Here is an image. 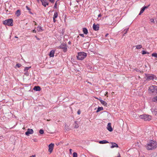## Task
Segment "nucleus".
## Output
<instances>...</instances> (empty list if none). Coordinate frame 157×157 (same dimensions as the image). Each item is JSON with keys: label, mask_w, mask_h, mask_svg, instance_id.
Instances as JSON below:
<instances>
[{"label": "nucleus", "mask_w": 157, "mask_h": 157, "mask_svg": "<svg viewBox=\"0 0 157 157\" xmlns=\"http://www.w3.org/2000/svg\"><path fill=\"white\" fill-rule=\"evenodd\" d=\"M146 149L148 150L155 149L157 147V142L151 140L145 146Z\"/></svg>", "instance_id": "obj_1"}, {"label": "nucleus", "mask_w": 157, "mask_h": 157, "mask_svg": "<svg viewBox=\"0 0 157 157\" xmlns=\"http://www.w3.org/2000/svg\"><path fill=\"white\" fill-rule=\"evenodd\" d=\"M148 91L150 93L155 94L157 93V86L154 85L150 86L148 89Z\"/></svg>", "instance_id": "obj_2"}, {"label": "nucleus", "mask_w": 157, "mask_h": 157, "mask_svg": "<svg viewBox=\"0 0 157 157\" xmlns=\"http://www.w3.org/2000/svg\"><path fill=\"white\" fill-rule=\"evenodd\" d=\"M87 54L84 52H80L78 53L77 59L79 60H82L85 58Z\"/></svg>", "instance_id": "obj_3"}, {"label": "nucleus", "mask_w": 157, "mask_h": 157, "mask_svg": "<svg viewBox=\"0 0 157 157\" xmlns=\"http://www.w3.org/2000/svg\"><path fill=\"white\" fill-rule=\"evenodd\" d=\"M139 117L144 121H150L151 119V117L149 115L144 114L139 116Z\"/></svg>", "instance_id": "obj_4"}, {"label": "nucleus", "mask_w": 157, "mask_h": 157, "mask_svg": "<svg viewBox=\"0 0 157 157\" xmlns=\"http://www.w3.org/2000/svg\"><path fill=\"white\" fill-rule=\"evenodd\" d=\"M154 79H156V77L153 74L146 75V80L148 81Z\"/></svg>", "instance_id": "obj_5"}, {"label": "nucleus", "mask_w": 157, "mask_h": 157, "mask_svg": "<svg viewBox=\"0 0 157 157\" xmlns=\"http://www.w3.org/2000/svg\"><path fill=\"white\" fill-rule=\"evenodd\" d=\"M13 21L12 19H9L5 20L3 22V24L5 25L12 26Z\"/></svg>", "instance_id": "obj_6"}, {"label": "nucleus", "mask_w": 157, "mask_h": 157, "mask_svg": "<svg viewBox=\"0 0 157 157\" xmlns=\"http://www.w3.org/2000/svg\"><path fill=\"white\" fill-rule=\"evenodd\" d=\"M58 48L62 49L63 52H66L67 50V46L65 43H62Z\"/></svg>", "instance_id": "obj_7"}, {"label": "nucleus", "mask_w": 157, "mask_h": 157, "mask_svg": "<svg viewBox=\"0 0 157 157\" xmlns=\"http://www.w3.org/2000/svg\"><path fill=\"white\" fill-rule=\"evenodd\" d=\"M54 146V144L52 143L50 144L48 146V151L51 153L53 151Z\"/></svg>", "instance_id": "obj_8"}, {"label": "nucleus", "mask_w": 157, "mask_h": 157, "mask_svg": "<svg viewBox=\"0 0 157 157\" xmlns=\"http://www.w3.org/2000/svg\"><path fill=\"white\" fill-rule=\"evenodd\" d=\"M33 133V130L32 129L29 128L27 131L25 132V135L27 136H29V134H31Z\"/></svg>", "instance_id": "obj_9"}, {"label": "nucleus", "mask_w": 157, "mask_h": 157, "mask_svg": "<svg viewBox=\"0 0 157 157\" xmlns=\"http://www.w3.org/2000/svg\"><path fill=\"white\" fill-rule=\"evenodd\" d=\"M99 25L98 24L95 25L94 24L93 25V29L95 31H98L99 29Z\"/></svg>", "instance_id": "obj_10"}, {"label": "nucleus", "mask_w": 157, "mask_h": 157, "mask_svg": "<svg viewBox=\"0 0 157 157\" xmlns=\"http://www.w3.org/2000/svg\"><path fill=\"white\" fill-rule=\"evenodd\" d=\"M150 6V5H149L147 6H145L143 7L141 9L140 13L139 14V15H140L141 13H143V12L144 11V10L145 9H147L148 8V7Z\"/></svg>", "instance_id": "obj_11"}, {"label": "nucleus", "mask_w": 157, "mask_h": 157, "mask_svg": "<svg viewBox=\"0 0 157 157\" xmlns=\"http://www.w3.org/2000/svg\"><path fill=\"white\" fill-rule=\"evenodd\" d=\"M42 5L45 7L48 5V3L46 0H40Z\"/></svg>", "instance_id": "obj_12"}, {"label": "nucleus", "mask_w": 157, "mask_h": 157, "mask_svg": "<svg viewBox=\"0 0 157 157\" xmlns=\"http://www.w3.org/2000/svg\"><path fill=\"white\" fill-rule=\"evenodd\" d=\"M107 128V129L109 131L112 132L113 131V129H112V127L111 125V123H108Z\"/></svg>", "instance_id": "obj_13"}, {"label": "nucleus", "mask_w": 157, "mask_h": 157, "mask_svg": "<svg viewBox=\"0 0 157 157\" xmlns=\"http://www.w3.org/2000/svg\"><path fill=\"white\" fill-rule=\"evenodd\" d=\"M99 100L100 101V102L102 105L104 106L107 105V103L105 101L101 99H99Z\"/></svg>", "instance_id": "obj_14"}, {"label": "nucleus", "mask_w": 157, "mask_h": 157, "mask_svg": "<svg viewBox=\"0 0 157 157\" xmlns=\"http://www.w3.org/2000/svg\"><path fill=\"white\" fill-rule=\"evenodd\" d=\"M55 53V51L52 50L50 52L49 54V56L50 57H53L54 56V54Z\"/></svg>", "instance_id": "obj_15"}, {"label": "nucleus", "mask_w": 157, "mask_h": 157, "mask_svg": "<svg viewBox=\"0 0 157 157\" xmlns=\"http://www.w3.org/2000/svg\"><path fill=\"white\" fill-rule=\"evenodd\" d=\"M33 90L36 91H39L40 90L41 88L39 86H35L33 88Z\"/></svg>", "instance_id": "obj_16"}, {"label": "nucleus", "mask_w": 157, "mask_h": 157, "mask_svg": "<svg viewBox=\"0 0 157 157\" xmlns=\"http://www.w3.org/2000/svg\"><path fill=\"white\" fill-rule=\"evenodd\" d=\"M111 144H112V146L111 147V148H113L115 147H118V145L116 143H112Z\"/></svg>", "instance_id": "obj_17"}, {"label": "nucleus", "mask_w": 157, "mask_h": 157, "mask_svg": "<svg viewBox=\"0 0 157 157\" xmlns=\"http://www.w3.org/2000/svg\"><path fill=\"white\" fill-rule=\"evenodd\" d=\"M82 31L85 34H87L88 33L87 29L85 28H83Z\"/></svg>", "instance_id": "obj_18"}, {"label": "nucleus", "mask_w": 157, "mask_h": 157, "mask_svg": "<svg viewBox=\"0 0 157 157\" xmlns=\"http://www.w3.org/2000/svg\"><path fill=\"white\" fill-rule=\"evenodd\" d=\"M99 143L100 144H104L109 143V142L106 140H103L100 141L99 142Z\"/></svg>", "instance_id": "obj_19"}, {"label": "nucleus", "mask_w": 157, "mask_h": 157, "mask_svg": "<svg viewBox=\"0 0 157 157\" xmlns=\"http://www.w3.org/2000/svg\"><path fill=\"white\" fill-rule=\"evenodd\" d=\"M21 14V11L20 10H17L16 13V14L17 16H19Z\"/></svg>", "instance_id": "obj_20"}, {"label": "nucleus", "mask_w": 157, "mask_h": 157, "mask_svg": "<svg viewBox=\"0 0 157 157\" xmlns=\"http://www.w3.org/2000/svg\"><path fill=\"white\" fill-rule=\"evenodd\" d=\"M152 101L154 102H157V96L154 97L152 99Z\"/></svg>", "instance_id": "obj_21"}, {"label": "nucleus", "mask_w": 157, "mask_h": 157, "mask_svg": "<svg viewBox=\"0 0 157 157\" xmlns=\"http://www.w3.org/2000/svg\"><path fill=\"white\" fill-rule=\"evenodd\" d=\"M103 109V108L102 107H99L98 108V109L96 111L97 113H98L100 111L102 110Z\"/></svg>", "instance_id": "obj_22"}, {"label": "nucleus", "mask_w": 157, "mask_h": 157, "mask_svg": "<svg viewBox=\"0 0 157 157\" xmlns=\"http://www.w3.org/2000/svg\"><path fill=\"white\" fill-rule=\"evenodd\" d=\"M37 30L38 32H41L43 30L40 26H38L37 27Z\"/></svg>", "instance_id": "obj_23"}, {"label": "nucleus", "mask_w": 157, "mask_h": 157, "mask_svg": "<svg viewBox=\"0 0 157 157\" xmlns=\"http://www.w3.org/2000/svg\"><path fill=\"white\" fill-rule=\"evenodd\" d=\"M136 48L137 49H140L142 48V46L141 45H138L136 46Z\"/></svg>", "instance_id": "obj_24"}, {"label": "nucleus", "mask_w": 157, "mask_h": 157, "mask_svg": "<svg viewBox=\"0 0 157 157\" xmlns=\"http://www.w3.org/2000/svg\"><path fill=\"white\" fill-rule=\"evenodd\" d=\"M58 13L57 12H55L54 13V16H53V18H56L58 17Z\"/></svg>", "instance_id": "obj_25"}, {"label": "nucleus", "mask_w": 157, "mask_h": 157, "mask_svg": "<svg viewBox=\"0 0 157 157\" xmlns=\"http://www.w3.org/2000/svg\"><path fill=\"white\" fill-rule=\"evenodd\" d=\"M74 127V128H77L79 127V125H78V124H77V122L76 121H75V122Z\"/></svg>", "instance_id": "obj_26"}, {"label": "nucleus", "mask_w": 157, "mask_h": 157, "mask_svg": "<svg viewBox=\"0 0 157 157\" xmlns=\"http://www.w3.org/2000/svg\"><path fill=\"white\" fill-rule=\"evenodd\" d=\"M151 56H153L156 58H157V53H153Z\"/></svg>", "instance_id": "obj_27"}, {"label": "nucleus", "mask_w": 157, "mask_h": 157, "mask_svg": "<svg viewBox=\"0 0 157 157\" xmlns=\"http://www.w3.org/2000/svg\"><path fill=\"white\" fill-rule=\"evenodd\" d=\"M149 52H146L145 51H142V54L143 55H144L146 54H149Z\"/></svg>", "instance_id": "obj_28"}, {"label": "nucleus", "mask_w": 157, "mask_h": 157, "mask_svg": "<svg viewBox=\"0 0 157 157\" xmlns=\"http://www.w3.org/2000/svg\"><path fill=\"white\" fill-rule=\"evenodd\" d=\"M73 157H77V153L74 152L73 153Z\"/></svg>", "instance_id": "obj_29"}, {"label": "nucleus", "mask_w": 157, "mask_h": 157, "mask_svg": "<svg viewBox=\"0 0 157 157\" xmlns=\"http://www.w3.org/2000/svg\"><path fill=\"white\" fill-rule=\"evenodd\" d=\"M39 133L41 134H42L44 133V132L42 129H40L39 130Z\"/></svg>", "instance_id": "obj_30"}, {"label": "nucleus", "mask_w": 157, "mask_h": 157, "mask_svg": "<svg viewBox=\"0 0 157 157\" xmlns=\"http://www.w3.org/2000/svg\"><path fill=\"white\" fill-rule=\"evenodd\" d=\"M133 117H134L135 118H136V119H138V118H139V116H137L136 114H133Z\"/></svg>", "instance_id": "obj_31"}, {"label": "nucleus", "mask_w": 157, "mask_h": 157, "mask_svg": "<svg viewBox=\"0 0 157 157\" xmlns=\"http://www.w3.org/2000/svg\"><path fill=\"white\" fill-rule=\"evenodd\" d=\"M30 67H25L24 69V71H27L29 69V68Z\"/></svg>", "instance_id": "obj_32"}, {"label": "nucleus", "mask_w": 157, "mask_h": 157, "mask_svg": "<svg viewBox=\"0 0 157 157\" xmlns=\"http://www.w3.org/2000/svg\"><path fill=\"white\" fill-rule=\"evenodd\" d=\"M16 66L18 67H21V65L20 64L18 63L16 65Z\"/></svg>", "instance_id": "obj_33"}, {"label": "nucleus", "mask_w": 157, "mask_h": 157, "mask_svg": "<svg viewBox=\"0 0 157 157\" xmlns=\"http://www.w3.org/2000/svg\"><path fill=\"white\" fill-rule=\"evenodd\" d=\"M150 20H151V22H155L154 19V18H152V19H151Z\"/></svg>", "instance_id": "obj_34"}, {"label": "nucleus", "mask_w": 157, "mask_h": 157, "mask_svg": "<svg viewBox=\"0 0 157 157\" xmlns=\"http://www.w3.org/2000/svg\"><path fill=\"white\" fill-rule=\"evenodd\" d=\"M79 35L81 36H82V37H84V34H79Z\"/></svg>", "instance_id": "obj_35"}, {"label": "nucleus", "mask_w": 157, "mask_h": 157, "mask_svg": "<svg viewBox=\"0 0 157 157\" xmlns=\"http://www.w3.org/2000/svg\"><path fill=\"white\" fill-rule=\"evenodd\" d=\"M115 157H121L120 154L118 153L117 156Z\"/></svg>", "instance_id": "obj_36"}, {"label": "nucleus", "mask_w": 157, "mask_h": 157, "mask_svg": "<svg viewBox=\"0 0 157 157\" xmlns=\"http://www.w3.org/2000/svg\"><path fill=\"white\" fill-rule=\"evenodd\" d=\"M26 9L28 10H30V8L28 6H26Z\"/></svg>", "instance_id": "obj_37"}, {"label": "nucleus", "mask_w": 157, "mask_h": 157, "mask_svg": "<svg viewBox=\"0 0 157 157\" xmlns=\"http://www.w3.org/2000/svg\"><path fill=\"white\" fill-rule=\"evenodd\" d=\"M50 2H51L52 3L54 2V0H48Z\"/></svg>", "instance_id": "obj_38"}, {"label": "nucleus", "mask_w": 157, "mask_h": 157, "mask_svg": "<svg viewBox=\"0 0 157 157\" xmlns=\"http://www.w3.org/2000/svg\"><path fill=\"white\" fill-rule=\"evenodd\" d=\"M77 113L78 115H79L81 113V112L80 110L78 111L77 112Z\"/></svg>", "instance_id": "obj_39"}, {"label": "nucleus", "mask_w": 157, "mask_h": 157, "mask_svg": "<svg viewBox=\"0 0 157 157\" xmlns=\"http://www.w3.org/2000/svg\"><path fill=\"white\" fill-rule=\"evenodd\" d=\"M33 32L34 33H36V31L35 29H34L33 31Z\"/></svg>", "instance_id": "obj_40"}, {"label": "nucleus", "mask_w": 157, "mask_h": 157, "mask_svg": "<svg viewBox=\"0 0 157 157\" xmlns=\"http://www.w3.org/2000/svg\"><path fill=\"white\" fill-rule=\"evenodd\" d=\"M128 29H128V28L127 29H126V32H125V33H124V34H126V33H127V31H128Z\"/></svg>", "instance_id": "obj_41"}, {"label": "nucleus", "mask_w": 157, "mask_h": 157, "mask_svg": "<svg viewBox=\"0 0 157 157\" xmlns=\"http://www.w3.org/2000/svg\"><path fill=\"white\" fill-rule=\"evenodd\" d=\"M35 37H36V39L37 40H40V39L38 38L36 36H35Z\"/></svg>", "instance_id": "obj_42"}, {"label": "nucleus", "mask_w": 157, "mask_h": 157, "mask_svg": "<svg viewBox=\"0 0 157 157\" xmlns=\"http://www.w3.org/2000/svg\"><path fill=\"white\" fill-rule=\"evenodd\" d=\"M108 92L106 91V92H105V95L106 96V95L107 97H108V95H107V94H108Z\"/></svg>", "instance_id": "obj_43"}, {"label": "nucleus", "mask_w": 157, "mask_h": 157, "mask_svg": "<svg viewBox=\"0 0 157 157\" xmlns=\"http://www.w3.org/2000/svg\"><path fill=\"white\" fill-rule=\"evenodd\" d=\"M56 18H53V22H56V20L55 19Z\"/></svg>", "instance_id": "obj_44"}, {"label": "nucleus", "mask_w": 157, "mask_h": 157, "mask_svg": "<svg viewBox=\"0 0 157 157\" xmlns=\"http://www.w3.org/2000/svg\"><path fill=\"white\" fill-rule=\"evenodd\" d=\"M69 151H70V153L71 154V151H72V149H69Z\"/></svg>", "instance_id": "obj_45"}, {"label": "nucleus", "mask_w": 157, "mask_h": 157, "mask_svg": "<svg viewBox=\"0 0 157 157\" xmlns=\"http://www.w3.org/2000/svg\"><path fill=\"white\" fill-rule=\"evenodd\" d=\"M56 3L54 5V7L55 8H56Z\"/></svg>", "instance_id": "obj_46"}, {"label": "nucleus", "mask_w": 157, "mask_h": 157, "mask_svg": "<svg viewBox=\"0 0 157 157\" xmlns=\"http://www.w3.org/2000/svg\"><path fill=\"white\" fill-rule=\"evenodd\" d=\"M29 157H35V155H32Z\"/></svg>", "instance_id": "obj_47"}, {"label": "nucleus", "mask_w": 157, "mask_h": 157, "mask_svg": "<svg viewBox=\"0 0 157 157\" xmlns=\"http://www.w3.org/2000/svg\"><path fill=\"white\" fill-rule=\"evenodd\" d=\"M33 22L35 23V25H37L36 22L35 21H34Z\"/></svg>", "instance_id": "obj_48"}, {"label": "nucleus", "mask_w": 157, "mask_h": 157, "mask_svg": "<svg viewBox=\"0 0 157 157\" xmlns=\"http://www.w3.org/2000/svg\"><path fill=\"white\" fill-rule=\"evenodd\" d=\"M108 34H106L105 35V37H106L107 36H108Z\"/></svg>", "instance_id": "obj_49"}, {"label": "nucleus", "mask_w": 157, "mask_h": 157, "mask_svg": "<svg viewBox=\"0 0 157 157\" xmlns=\"http://www.w3.org/2000/svg\"><path fill=\"white\" fill-rule=\"evenodd\" d=\"M101 14H99V15H98V17H101Z\"/></svg>", "instance_id": "obj_50"}, {"label": "nucleus", "mask_w": 157, "mask_h": 157, "mask_svg": "<svg viewBox=\"0 0 157 157\" xmlns=\"http://www.w3.org/2000/svg\"><path fill=\"white\" fill-rule=\"evenodd\" d=\"M95 98L96 99H98V100H99V99L98 98H97L96 97H95Z\"/></svg>", "instance_id": "obj_51"}, {"label": "nucleus", "mask_w": 157, "mask_h": 157, "mask_svg": "<svg viewBox=\"0 0 157 157\" xmlns=\"http://www.w3.org/2000/svg\"><path fill=\"white\" fill-rule=\"evenodd\" d=\"M15 37L16 38H18V37L17 36H15Z\"/></svg>", "instance_id": "obj_52"}, {"label": "nucleus", "mask_w": 157, "mask_h": 157, "mask_svg": "<svg viewBox=\"0 0 157 157\" xmlns=\"http://www.w3.org/2000/svg\"><path fill=\"white\" fill-rule=\"evenodd\" d=\"M47 121H50V119L49 120H47Z\"/></svg>", "instance_id": "obj_53"}, {"label": "nucleus", "mask_w": 157, "mask_h": 157, "mask_svg": "<svg viewBox=\"0 0 157 157\" xmlns=\"http://www.w3.org/2000/svg\"><path fill=\"white\" fill-rule=\"evenodd\" d=\"M70 42H69V44H70Z\"/></svg>", "instance_id": "obj_54"}, {"label": "nucleus", "mask_w": 157, "mask_h": 157, "mask_svg": "<svg viewBox=\"0 0 157 157\" xmlns=\"http://www.w3.org/2000/svg\"><path fill=\"white\" fill-rule=\"evenodd\" d=\"M154 113H155V114H156V113H155V111H154Z\"/></svg>", "instance_id": "obj_55"}, {"label": "nucleus", "mask_w": 157, "mask_h": 157, "mask_svg": "<svg viewBox=\"0 0 157 157\" xmlns=\"http://www.w3.org/2000/svg\"><path fill=\"white\" fill-rule=\"evenodd\" d=\"M114 93V92H112V94H113Z\"/></svg>", "instance_id": "obj_56"}, {"label": "nucleus", "mask_w": 157, "mask_h": 157, "mask_svg": "<svg viewBox=\"0 0 157 157\" xmlns=\"http://www.w3.org/2000/svg\"><path fill=\"white\" fill-rule=\"evenodd\" d=\"M114 93V92H112V94H113Z\"/></svg>", "instance_id": "obj_57"}]
</instances>
